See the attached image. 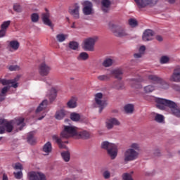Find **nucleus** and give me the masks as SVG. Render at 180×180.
<instances>
[{
    "instance_id": "obj_64",
    "label": "nucleus",
    "mask_w": 180,
    "mask_h": 180,
    "mask_svg": "<svg viewBox=\"0 0 180 180\" xmlns=\"http://www.w3.org/2000/svg\"><path fill=\"white\" fill-rule=\"evenodd\" d=\"M71 27H72V29H75V22H73Z\"/></svg>"
},
{
    "instance_id": "obj_4",
    "label": "nucleus",
    "mask_w": 180,
    "mask_h": 180,
    "mask_svg": "<svg viewBox=\"0 0 180 180\" xmlns=\"http://www.w3.org/2000/svg\"><path fill=\"white\" fill-rule=\"evenodd\" d=\"M79 130V129L75 126H64V129L60 133V137H62V139H70V137H75L77 139Z\"/></svg>"
},
{
    "instance_id": "obj_58",
    "label": "nucleus",
    "mask_w": 180,
    "mask_h": 180,
    "mask_svg": "<svg viewBox=\"0 0 180 180\" xmlns=\"http://www.w3.org/2000/svg\"><path fill=\"white\" fill-rule=\"evenodd\" d=\"M5 34H6V31L1 29V30H0V39L1 37H4Z\"/></svg>"
},
{
    "instance_id": "obj_63",
    "label": "nucleus",
    "mask_w": 180,
    "mask_h": 180,
    "mask_svg": "<svg viewBox=\"0 0 180 180\" xmlns=\"http://www.w3.org/2000/svg\"><path fill=\"white\" fill-rule=\"evenodd\" d=\"M175 1L176 0H167V2H169V4H174Z\"/></svg>"
},
{
    "instance_id": "obj_3",
    "label": "nucleus",
    "mask_w": 180,
    "mask_h": 180,
    "mask_svg": "<svg viewBox=\"0 0 180 180\" xmlns=\"http://www.w3.org/2000/svg\"><path fill=\"white\" fill-rule=\"evenodd\" d=\"M110 75L115 77L117 79H122L123 78V70L117 68L110 70V75H101L97 77L98 81L106 82L110 79Z\"/></svg>"
},
{
    "instance_id": "obj_38",
    "label": "nucleus",
    "mask_w": 180,
    "mask_h": 180,
    "mask_svg": "<svg viewBox=\"0 0 180 180\" xmlns=\"http://www.w3.org/2000/svg\"><path fill=\"white\" fill-rule=\"evenodd\" d=\"M124 109L126 112V113H133L134 111V105L133 104H127Z\"/></svg>"
},
{
    "instance_id": "obj_43",
    "label": "nucleus",
    "mask_w": 180,
    "mask_h": 180,
    "mask_svg": "<svg viewBox=\"0 0 180 180\" xmlns=\"http://www.w3.org/2000/svg\"><path fill=\"white\" fill-rule=\"evenodd\" d=\"M61 155H62V158H63L65 162H68V161H70V152L68 151L62 152Z\"/></svg>"
},
{
    "instance_id": "obj_12",
    "label": "nucleus",
    "mask_w": 180,
    "mask_h": 180,
    "mask_svg": "<svg viewBox=\"0 0 180 180\" xmlns=\"http://www.w3.org/2000/svg\"><path fill=\"white\" fill-rule=\"evenodd\" d=\"M82 12L86 16H89L95 13V11H94V5L91 1H84Z\"/></svg>"
},
{
    "instance_id": "obj_24",
    "label": "nucleus",
    "mask_w": 180,
    "mask_h": 180,
    "mask_svg": "<svg viewBox=\"0 0 180 180\" xmlns=\"http://www.w3.org/2000/svg\"><path fill=\"white\" fill-rule=\"evenodd\" d=\"M47 96L50 102H54V100L57 98V89H56V88L51 89L47 94Z\"/></svg>"
},
{
    "instance_id": "obj_23",
    "label": "nucleus",
    "mask_w": 180,
    "mask_h": 180,
    "mask_svg": "<svg viewBox=\"0 0 180 180\" xmlns=\"http://www.w3.org/2000/svg\"><path fill=\"white\" fill-rule=\"evenodd\" d=\"M67 116V111L64 109L58 110L55 114V117L57 120H63Z\"/></svg>"
},
{
    "instance_id": "obj_60",
    "label": "nucleus",
    "mask_w": 180,
    "mask_h": 180,
    "mask_svg": "<svg viewBox=\"0 0 180 180\" xmlns=\"http://www.w3.org/2000/svg\"><path fill=\"white\" fill-rule=\"evenodd\" d=\"M71 179L72 180H79V176H73Z\"/></svg>"
},
{
    "instance_id": "obj_56",
    "label": "nucleus",
    "mask_w": 180,
    "mask_h": 180,
    "mask_svg": "<svg viewBox=\"0 0 180 180\" xmlns=\"http://www.w3.org/2000/svg\"><path fill=\"white\" fill-rule=\"evenodd\" d=\"M148 79H150L151 81H158V77H157V76H154V75H150L148 77Z\"/></svg>"
},
{
    "instance_id": "obj_44",
    "label": "nucleus",
    "mask_w": 180,
    "mask_h": 180,
    "mask_svg": "<svg viewBox=\"0 0 180 180\" xmlns=\"http://www.w3.org/2000/svg\"><path fill=\"white\" fill-rule=\"evenodd\" d=\"M133 175V172L131 173H124L122 175V179L123 180H134L133 179V177L131 176Z\"/></svg>"
},
{
    "instance_id": "obj_28",
    "label": "nucleus",
    "mask_w": 180,
    "mask_h": 180,
    "mask_svg": "<svg viewBox=\"0 0 180 180\" xmlns=\"http://www.w3.org/2000/svg\"><path fill=\"white\" fill-rule=\"evenodd\" d=\"M53 150V147L51 146V142H47L44 145L42 151L45 153V155H49L50 153H51V150Z\"/></svg>"
},
{
    "instance_id": "obj_40",
    "label": "nucleus",
    "mask_w": 180,
    "mask_h": 180,
    "mask_svg": "<svg viewBox=\"0 0 180 180\" xmlns=\"http://www.w3.org/2000/svg\"><path fill=\"white\" fill-rule=\"evenodd\" d=\"M124 86V84L122 82L117 81L113 83V87L115 89H123Z\"/></svg>"
},
{
    "instance_id": "obj_13",
    "label": "nucleus",
    "mask_w": 180,
    "mask_h": 180,
    "mask_svg": "<svg viewBox=\"0 0 180 180\" xmlns=\"http://www.w3.org/2000/svg\"><path fill=\"white\" fill-rule=\"evenodd\" d=\"M38 71L42 77L47 76L48 74H50L51 71V68L45 63V62L41 63L38 67Z\"/></svg>"
},
{
    "instance_id": "obj_18",
    "label": "nucleus",
    "mask_w": 180,
    "mask_h": 180,
    "mask_svg": "<svg viewBox=\"0 0 180 180\" xmlns=\"http://www.w3.org/2000/svg\"><path fill=\"white\" fill-rule=\"evenodd\" d=\"M120 124V122H119L116 118H108L105 122V126L108 130L113 129V126H119Z\"/></svg>"
},
{
    "instance_id": "obj_49",
    "label": "nucleus",
    "mask_w": 180,
    "mask_h": 180,
    "mask_svg": "<svg viewBox=\"0 0 180 180\" xmlns=\"http://www.w3.org/2000/svg\"><path fill=\"white\" fill-rule=\"evenodd\" d=\"M169 61V58L167 56H162L160 58V63L161 64H167Z\"/></svg>"
},
{
    "instance_id": "obj_37",
    "label": "nucleus",
    "mask_w": 180,
    "mask_h": 180,
    "mask_svg": "<svg viewBox=\"0 0 180 180\" xmlns=\"http://www.w3.org/2000/svg\"><path fill=\"white\" fill-rule=\"evenodd\" d=\"M13 11L18 13H21V12H23V7H22L20 4L15 3L13 4Z\"/></svg>"
},
{
    "instance_id": "obj_54",
    "label": "nucleus",
    "mask_w": 180,
    "mask_h": 180,
    "mask_svg": "<svg viewBox=\"0 0 180 180\" xmlns=\"http://www.w3.org/2000/svg\"><path fill=\"white\" fill-rule=\"evenodd\" d=\"M152 117V120H155V122H158V114L155 112H152L150 115Z\"/></svg>"
},
{
    "instance_id": "obj_59",
    "label": "nucleus",
    "mask_w": 180,
    "mask_h": 180,
    "mask_svg": "<svg viewBox=\"0 0 180 180\" xmlns=\"http://www.w3.org/2000/svg\"><path fill=\"white\" fill-rule=\"evenodd\" d=\"M134 58H141V57H143V53H141V52L138 53H135L134 55Z\"/></svg>"
},
{
    "instance_id": "obj_39",
    "label": "nucleus",
    "mask_w": 180,
    "mask_h": 180,
    "mask_svg": "<svg viewBox=\"0 0 180 180\" xmlns=\"http://www.w3.org/2000/svg\"><path fill=\"white\" fill-rule=\"evenodd\" d=\"M143 91L146 94H150L155 91V87L153 85H148L144 87Z\"/></svg>"
},
{
    "instance_id": "obj_51",
    "label": "nucleus",
    "mask_w": 180,
    "mask_h": 180,
    "mask_svg": "<svg viewBox=\"0 0 180 180\" xmlns=\"http://www.w3.org/2000/svg\"><path fill=\"white\" fill-rule=\"evenodd\" d=\"M103 176L105 179H109L110 178V172L106 170L103 173Z\"/></svg>"
},
{
    "instance_id": "obj_55",
    "label": "nucleus",
    "mask_w": 180,
    "mask_h": 180,
    "mask_svg": "<svg viewBox=\"0 0 180 180\" xmlns=\"http://www.w3.org/2000/svg\"><path fill=\"white\" fill-rule=\"evenodd\" d=\"M172 88H173V89H174V91H178V92L180 93V86H179V85H178V84H174V85L172 86Z\"/></svg>"
},
{
    "instance_id": "obj_42",
    "label": "nucleus",
    "mask_w": 180,
    "mask_h": 180,
    "mask_svg": "<svg viewBox=\"0 0 180 180\" xmlns=\"http://www.w3.org/2000/svg\"><path fill=\"white\" fill-rule=\"evenodd\" d=\"M9 26H11V20L4 21L1 25V29L6 32V29H8Z\"/></svg>"
},
{
    "instance_id": "obj_50",
    "label": "nucleus",
    "mask_w": 180,
    "mask_h": 180,
    "mask_svg": "<svg viewBox=\"0 0 180 180\" xmlns=\"http://www.w3.org/2000/svg\"><path fill=\"white\" fill-rule=\"evenodd\" d=\"M10 71H18L20 70V68L18 65H11L8 67Z\"/></svg>"
},
{
    "instance_id": "obj_5",
    "label": "nucleus",
    "mask_w": 180,
    "mask_h": 180,
    "mask_svg": "<svg viewBox=\"0 0 180 180\" xmlns=\"http://www.w3.org/2000/svg\"><path fill=\"white\" fill-rule=\"evenodd\" d=\"M101 148L104 150H107V153L111 160H115V158L117 157V146L115 144L104 141L101 143Z\"/></svg>"
},
{
    "instance_id": "obj_41",
    "label": "nucleus",
    "mask_w": 180,
    "mask_h": 180,
    "mask_svg": "<svg viewBox=\"0 0 180 180\" xmlns=\"http://www.w3.org/2000/svg\"><path fill=\"white\" fill-rule=\"evenodd\" d=\"M70 119L73 122H78L79 119H81V116H79V114L76 112H72L70 114Z\"/></svg>"
},
{
    "instance_id": "obj_25",
    "label": "nucleus",
    "mask_w": 180,
    "mask_h": 180,
    "mask_svg": "<svg viewBox=\"0 0 180 180\" xmlns=\"http://www.w3.org/2000/svg\"><path fill=\"white\" fill-rule=\"evenodd\" d=\"M101 5L103 11L109 12V10L110 9V0H102Z\"/></svg>"
},
{
    "instance_id": "obj_15",
    "label": "nucleus",
    "mask_w": 180,
    "mask_h": 180,
    "mask_svg": "<svg viewBox=\"0 0 180 180\" xmlns=\"http://www.w3.org/2000/svg\"><path fill=\"white\" fill-rule=\"evenodd\" d=\"M79 4H75L72 7L69 8V13L74 17L75 19H79Z\"/></svg>"
},
{
    "instance_id": "obj_1",
    "label": "nucleus",
    "mask_w": 180,
    "mask_h": 180,
    "mask_svg": "<svg viewBox=\"0 0 180 180\" xmlns=\"http://www.w3.org/2000/svg\"><path fill=\"white\" fill-rule=\"evenodd\" d=\"M141 149L140 143H132L129 146V148L127 149L124 153V162H130L131 161H136L140 155L139 151Z\"/></svg>"
},
{
    "instance_id": "obj_53",
    "label": "nucleus",
    "mask_w": 180,
    "mask_h": 180,
    "mask_svg": "<svg viewBox=\"0 0 180 180\" xmlns=\"http://www.w3.org/2000/svg\"><path fill=\"white\" fill-rule=\"evenodd\" d=\"M14 169H20L22 171L23 169V166L20 163H15V165L13 166Z\"/></svg>"
},
{
    "instance_id": "obj_26",
    "label": "nucleus",
    "mask_w": 180,
    "mask_h": 180,
    "mask_svg": "<svg viewBox=\"0 0 180 180\" xmlns=\"http://www.w3.org/2000/svg\"><path fill=\"white\" fill-rule=\"evenodd\" d=\"M77 101H78V98H77L76 97H72L69 100V101L67 103L68 108H69L70 109H74V108H77Z\"/></svg>"
},
{
    "instance_id": "obj_34",
    "label": "nucleus",
    "mask_w": 180,
    "mask_h": 180,
    "mask_svg": "<svg viewBox=\"0 0 180 180\" xmlns=\"http://www.w3.org/2000/svg\"><path fill=\"white\" fill-rule=\"evenodd\" d=\"M68 39V35L65 34H58L56 35V40L59 43H63V41H65Z\"/></svg>"
},
{
    "instance_id": "obj_29",
    "label": "nucleus",
    "mask_w": 180,
    "mask_h": 180,
    "mask_svg": "<svg viewBox=\"0 0 180 180\" xmlns=\"http://www.w3.org/2000/svg\"><path fill=\"white\" fill-rule=\"evenodd\" d=\"M15 124H16L18 130H22L25 127V119L22 117L15 119Z\"/></svg>"
},
{
    "instance_id": "obj_30",
    "label": "nucleus",
    "mask_w": 180,
    "mask_h": 180,
    "mask_svg": "<svg viewBox=\"0 0 180 180\" xmlns=\"http://www.w3.org/2000/svg\"><path fill=\"white\" fill-rule=\"evenodd\" d=\"M11 89V86H4L0 92V102H2L6 97V94H8V91Z\"/></svg>"
},
{
    "instance_id": "obj_22",
    "label": "nucleus",
    "mask_w": 180,
    "mask_h": 180,
    "mask_svg": "<svg viewBox=\"0 0 180 180\" xmlns=\"http://www.w3.org/2000/svg\"><path fill=\"white\" fill-rule=\"evenodd\" d=\"M76 139H84L85 140L91 139V132L79 129Z\"/></svg>"
},
{
    "instance_id": "obj_27",
    "label": "nucleus",
    "mask_w": 180,
    "mask_h": 180,
    "mask_svg": "<svg viewBox=\"0 0 180 180\" xmlns=\"http://www.w3.org/2000/svg\"><path fill=\"white\" fill-rule=\"evenodd\" d=\"M52 139H53V140H54L56 141V143H57L59 148H67V146H65L64 142H63V141L61 140V138H59L58 136L53 135L52 136Z\"/></svg>"
},
{
    "instance_id": "obj_11",
    "label": "nucleus",
    "mask_w": 180,
    "mask_h": 180,
    "mask_svg": "<svg viewBox=\"0 0 180 180\" xmlns=\"http://www.w3.org/2000/svg\"><path fill=\"white\" fill-rule=\"evenodd\" d=\"M0 124H3V126L0 127V134H4L5 130H6L8 133H11L12 130H13L12 122H8L6 120L0 119Z\"/></svg>"
},
{
    "instance_id": "obj_32",
    "label": "nucleus",
    "mask_w": 180,
    "mask_h": 180,
    "mask_svg": "<svg viewBox=\"0 0 180 180\" xmlns=\"http://www.w3.org/2000/svg\"><path fill=\"white\" fill-rule=\"evenodd\" d=\"M89 58V55L86 52L80 53L77 57L78 61H86Z\"/></svg>"
},
{
    "instance_id": "obj_36",
    "label": "nucleus",
    "mask_w": 180,
    "mask_h": 180,
    "mask_svg": "<svg viewBox=\"0 0 180 180\" xmlns=\"http://www.w3.org/2000/svg\"><path fill=\"white\" fill-rule=\"evenodd\" d=\"M34 134V131H31L28 134L27 140L30 144H34L36 143V139H34V137L33 136Z\"/></svg>"
},
{
    "instance_id": "obj_7",
    "label": "nucleus",
    "mask_w": 180,
    "mask_h": 180,
    "mask_svg": "<svg viewBox=\"0 0 180 180\" xmlns=\"http://www.w3.org/2000/svg\"><path fill=\"white\" fill-rule=\"evenodd\" d=\"M48 103L47 100H44L37 108L35 115L38 120H42L46 117V108H47Z\"/></svg>"
},
{
    "instance_id": "obj_48",
    "label": "nucleus",
    "mask_w": 180,
    "mask_h": 180,
    "mask_svg": "<svg viewBox=\"0 0 180 180\" xmlns=\"http://www.w3.org/2000/svg\"><path fill=\"white\" fill-rule=\"evenodd\" d=\"M13 174L16 179H22V178H23V173L22 172V171L18 172H14Z\"/></svg>"
},
{
    "instance_id": "obj_14",
    "label": "nucleus",
    "mask_w": 180,
    "mask_h": 180,
    "mask_svg": "<svg viewBox=\"0 0 180 180\" xmlns=\"http://www.w3.org/2000/svg\"><path fill=\"white\" fill-rule=\"evenodd\" d=\"M29 180H47L46 175L41 172H30L28 173Z\"/></svg>"
},
{
    "instance_id": "obj_21",
    "label": "nucleus",
    "mask_w": 180,
    "mask_h": 180,
    "mask_svg": "<svg viewBox=\"0 0 180 180\" xmlns=\"http://www.w3.org/2000/svg\"><path fill=\"white\" fill-rule=\"evenodd\" d=\"M42 22L44 23V25H46V26H49V27H51L53 29V22H51V20H50V13H44L41 15Z\"/></svg>"
},
{
    "instance_id": "obj_8",
    "label": "nucleus",
    "mask_w": 180,
    "mask_h": 180,
    "mask_svg": "<svg viewBox=\"0 0 180 180\" xmlns=\"http://www.w3.org/2000/svg\"><path fill=\"white\" fill-rule=\"evenodd\" d=\"M98 41V37L86 38L84 40L83 49L85 51H94L95 44Z\"/></svg>"
},
{
    "instance_id": "obj_20",
    "label": "nucleus",
    "mask_w": 180,
    "mask_h": 180,
    "mask_svg": "<svg viewBox=\"0 0 180 180\" xmlns=\"http://www.w3.org/2000/svg\"><path fill=\"white\" fill-rule=\"evenodd\" d=\"M20 46V44L17 40H13L8 41V49L9 51H11L13 53V51H17V50H19V47Z\"/></svg>"
},
{
    "instance_id": "obj_9",
    "label": "nucleus",
    "mask_w": 180,
    "mask_h": 180,
    "mask_svg": "<svg viewBox=\"0 0 180 180\" xmlns=\"http://www.w3.org/2000/svg\"><path fill=\"white\" fill-rule=\"evenodd\" d=\"M94 102L98 106L99 113H102V110L106 108L108 103L103 100V94L102 93H97L94 95Z\"/></svg>"
},
{
    "instance_id": "obj_46",
    "label": "nucleus",
    "mask_w": 180,
    "mask_h": 180,
    "mask_svg": "<svg viewBox=\"0 0 180 180\" xmlns=\"http://www.w3.org/2000/svg\"><path fill=\"white\" fill-rule=\"evenodd\" d=\"M39 14L37 13H34L31 15V20L33 23H37L39 22Z\"/></svg>"
},
{
    "instance_id": "obj_19",
    "label": "nucleus",
    "mask_w": 180,
    "mask_h": 180,
    "mask_svg": "<svg viewBox=\"0 0 180 180\" xmlns=\"http://www.w3.org/2000/svg\"><path fill=\"white\" fill-rule=\"evenodd\" d=\"M154 31L151 30H146L143 34L142 39L143 41H150L154 39Z\"/></svg>"
},
{
    "instance_id": "obj_57",
    "label": "nucleus",
    "mask_w": 180,
    "mask_h": 180,
    "mask_svg": "<svg viewBox=\"0 0 180 180\" xmlns=\"http://www.w3.org/2000/svg\"><path fill=\"white\" fill-rule=\"evenodd\" d=\"M144 51H146V46H141L139 48V53H141V54H144Z\"/></svg>"
},
{
    "instance_id": "obj_6",
    "label": "nucleus",
    "mask_w": 180,
    "mask_h": 180,
    "mask_svg": "<svg viewBox=\"0 0 180 180\" xmlns=\"http://www.w3.org/2000/svg\"><path fill=\"white\" fill-rule=\"evenodd\" d=\"M110 29L116 37H127V36H129V32L127 31L126 28L122 26L112 25Z\"/></svg>"
},
{
    "instance_id": "obj_17",
    "label": "nucleus",
    "mask_w": 180,
    "mask_h": 180,
    "mask_svg": "<svg viewBox=\"0 0 180 180\" xmlns=\"http://www.w3.org/2000/svg\"><path fill=\"white\" fill-rule=\"evenodd\" d=\"M170 81L176 83L180 82V66L174 68V72L170 77Z\"/></svg>"
},
{
    "instance_id": "obj_2",
    "label": "nucleus",
    "mask_w": 180,
    "mask_h": 180,
    "mask_svg": "<svg viewBox=\"0 0 180 180\" xmlns=\"http://www.w3.org/2000/svg\"><path fill=\"white\" fill-rule=\"evenodd\" d=\"M169 107L171 109L172 113L180 118V109L178 108L176 103L172 101L165 98H158V108L164 110L165 107Z\"/></svg>"
},
{
    "instance_id": "obj_61",
    "label": "nucleus",
    "mask_w": 180,
    "mask_h": 180,
    "mask_svg": "<svg viewBox=\"0 0 180 180\" xmlns=\"http://www.w3.org/2000/svg\"><path fill=\"white\" fill-rule=\"evenodd\" d=\"M2 180H8V176L4 174L3 175V179H2Z\"/></svg>"
},
{
    "instance_id": "obj_62",
    "label": "nucleus",
    "mask_w": 180,
    "mask_h": 180,
    "mask_svg": "<svg viewBox=\"0 0 180 180\" xmlns=\"http://www.w3.org/2000/svg\"><path fill=\"white\" fill-rule=\"evenodd\" d=\"M163 40H164V39L162 38V37L158 36V41H159V42H161V41H162Z\"/></svg>"
},
{
    "instance_id": "obj_52",
    "label": "nucleus",
    "mask_w": 180,
    "mask_h": 180,
    "mask_svg": "<svg viewBox=\"0 0 180 180\" xmlns=\"http://www.w3.org/2000/svg\"><path fill=\"white\" fill-rule=\"evenodd\" d=\"M158 123H165V117L164 115L159 114L158 115Z\"/></svg>"
},
{
    "instance_id": "obj_47",
    "label": "nucleus",
    "mask_w": 180,
    "mask_h": 180,
    "mask_svg": "<svg viewBox=\"0 0 180 180\" xmlns=\"http://www.w3.org/2000/svg\"><path fill=\"white\" fill-rule=\"evenodd\" d=\"M128 22L131 27H136L137 26V20L134 18H130Z\"/></svg>"
},
{
    "instance_id": "obj_33",
    "label": "nucleus",
    "mask_w": 180,
    "mask_h": 180,
    "mask_svg": "<svg viewBox=\"0 0 180 180\" xmlns=\"http://www.w3.org/2000/svg\"><path fill=\"white\" fill-rule=\"evenodd\" d=\"M113 64V59L110 58H106L102 63L103 67H105V68H108V67H112V65Z\"/></svg>"
},
{
    "instance_id": "obj_45",
    "label": "nucleus",
    "mask_w": 180,
    "mask_h": 180,
    "mask_svg": "<svg viewBox=\"0 0 180 180\" xmlns=\"http://www.w3.org/2000/svg\"><path fill=\"white\" fill-rule=\"evenodd\" d=\"M79 46L77 41H72L69 43V49H71V50H77Z\"/></svg>"
},
{
    "instance_id": "obj_35",
    "label": "nucleus",
    "mask_w": 180,
    "mask_h": 180,
    "mask_svg": "<svg viewBox=\"0 0 180 180\" xmlns=\"http://www.w3.org/2000/svg\"><path fill=\"white\" fill-rule=\"evenodd\" d=\"M141 79H131V85H132V86H135L136 88H142L143 86H141V84H140V83L141 82Z\"/></svg>"
},
{
    "instance_id": "obj_31",
    "label": "nucleus",
    "mask_w": 180,
    "mask_h": 180,
    "mask_svg": "<svg viewBox=\"0 0 180 180\" xmlns=\"http://www.w3.org/2000/svg\"><path fill=\"white\" fill-rule=\"evenodd\" d=\"M158 87L161 89H167L169 87V84L164 79L158 78Z\"/></svg>"
},
{
    "instance_id": "obj_16",
    "label": "nucleus",
    "mask_w": 180,
    "mask_h": 180,
    "mask_svg": "<svg viewBox=\"0 0 180 180\" xmlns=\"http://www.w3.org/2000/svg\"><path fill=\"white\" fill-rule=\"evenodd\" d=\"M19 76H17L13 79L6 80L5 79H1L0 82L2 85H11L13 88H18V81H19Z\"/></svg>"
},
{
    "instance_id": "obj_10",
    "label": "nucleus",
    "mask_w": 180,
    "mask_h": 180,
    "mask_svg": "<svg viewBox=\"0 0 180 180\" xmlns=\"http://www.w3.org/2000/svg\"><path fill=\"white\" fill-rule=\"evenodd\" d=\"M136 5L139 8V9H143V8H146V6H155L157 5L158 0H134Z\"/></svg>"
}]
</instances>
